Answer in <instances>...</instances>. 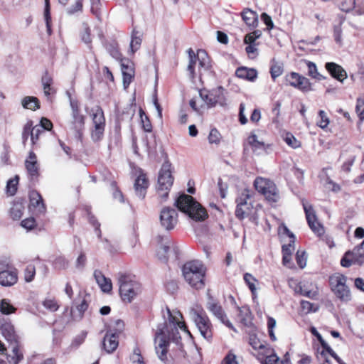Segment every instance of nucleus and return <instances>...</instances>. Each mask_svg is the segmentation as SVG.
Wrapping results in <instances>:
<instances>
[{"mask_svg": "<svg viewBox=\"0 0 364 364\" xmlns=\"http://www.w3.org/2000/svg\"><path fill=\"white\" fill-rule=\"evenodd\" d=\"M0 331L9 343V348L11 349V353L7 355L8 362L10 364H18L23 358V355L20 349L19 337L9 319L0 318Z\"/></svg>", "mask_w": 364, "mask_h": 364, "instance_id": "1", "label": "nucleus"}, {"mask_svg": "<svg viewBox=\"0 0 364 364\" xmlns=\"http://www.w3.org/2000/svg\"><path fill=\"white\" fill-rule=\"evenodd\" d=\"M206 269L198 260H192L185 263L182 272L185 280L192 287L200 289L204 287V279Z\"/></svg>", "mask_w": 364, "mask_h": 364, "instance_id": "2", "label": "nucleus"}, {"mask_svg": "<svg viewBox=\"0 0 364 364\" xmlns=\"http://www.w3.org/2000/svg\"><path fill=\"white\" fill-rule=\"evenodd\" d=\"M175 205L179 210L188 214L196 221H203L208 217L205 209L189 195L185 193L180 195L176 200Z\"/></svg>", "mask_w": 364, "mask_h": 364, "instance_id": "3", "label": "nucleus"}, {"mask_svg": "<svg viewBox=\"0 0 364 364\" xmlns=\"http://www.w3.org/2000/svg\"><path fill=\"white\" fill-rule=\"evenodd\" d=\"M173 181L174 177L171 164L169 161L166 160L159 171L156 186L157 195L162 202L166 201L168 198Z\"/></svg>", "mask_w": 364, "mask_h": 364, "instance_id": "4", "label": "nucleus"}, {"mask_svg": "<svg viewBox=\"0 0 364 364\" xmlns=\"http://www.w3.org/2000/svg\"><path fill=\"white\" fill-rule=\"evenodd\" d=\"M168 314V323H166L165 326L162 328L166 336V339L178 345L181 341V336L178 331V328L186 331V326L183 322L180 321L182 318V314L179 311H173V313L168 308H166Z\"/></svg>", "mask_w": 364, "mask_h": 364, "instance_id": "5", "label": "nucleus"}, {"mask_svg": "<svg viewBox=\"0 0 364 364\" xmlns=\"http://www.w3.org/2000/svg\"><path fill=\"white\" fill-rule=\"evenodd\" d=\"M118 285L121 299L125 303H131L141 292L140 283L129 275L120 274Z\"/></svg>", "mask_w": 364, "mask_h": 364, "instance_id": "6", "label": "nucleus"}, {"mask_svg": "<svg viewBox=\"0 0 364 364\" xmlns=\"http://www.w3.org/2000/svg\"><path fill=\"white\" fill-rule=\"evenodd\" d=\"M189 57V63L188 65V71L190 74V77L193 80L195 77L194 67L198 60V73L200 80L202 81L204 77L205 73L209 72L211 65L210 64L209 58L207 53L204 50H198L197 55L195 54L194 51L189 48L188 50Z\"/></svg>", "mask_w": 364, "mask_h": 364, "instance_id": "7", "label": "nucleus"}, {"mask_svg": "<svg viewBox=\"0 0 364 364\" xmlns=\"http://www.w3.org/2000/svg\"><path fill=\"white\" fill-rule=\"evenodd\" d=\"M199 97L200 100L205 104L200 105L202 108L205 106L210 108L218 105L223 107L228 105L227 100L224 95V90L222 87L211 91L206 90H200Z\"/></svg>", "mask_w": 364, "mask_h": 364, "instance_id": "8", "label": "nucleus"}, {"mask_svg": "<svg viewBox=\"0 0 364 364\" xmlns=\"http://www.w3.org/2000/svg\"><path fill=\"white\" fill-rule=\"evenodd\" d=\"M255 189L264 195L269 202H277L279 199V191L276 185L269 179L257 177L254 181Z\"/></svg>", "mask_w": 364, "mask_h": 364, "instance_id": "9", "label": "nucleus"}, {"mask_svg": "<svg viewBox=\"0 0 364 364\" xmlns=\"http://www.w3.org/2000/svg\"><path fill=\"white\" fill-rule=\"evenodd\" d=\"M191 315L201 336L210 341L213 337L212 324L208 317L195 309L191 310Z\"/></svg>", "mask_w": 364, "mask_h": 364, "instance_id": "10", "label": "nucleus"}, {"mask_svg": "<svg viewBox=\"0 0 364 364\" xmlns=\"http://www.w3.org/2000/svg\"><path fill=\"white\" fill-rule=\"evenodd\" d=\"M160 225L165 230L174 229L178 223V212L171 207L164 208L159 215Z\"/></svg>", "mask_w": 364, "mask_h": 364, "instance_id": "11", "label": "nucleus"}, {"mask_svg": "<svg viewBox=\"0 0 364 364\" xmlns=\"http://www.w3.org/2000/svg\"><path fill=\"white\" fill-rule=\"evenodd\" d=\"M165 242L159 241L161 246L157 251V257L159 259L166 263L170 259L177 260L178 258V249L176 247L171 246L172 242L167 238H164Z\"/></svg>", "mask_w": 364, "mask_h": 364, "instance_id": "12", "label": "nucleus"}, {"mask_svg": "<svg viewBox=\"0 0 364 364\" xmlns=\"http://www.w3.org/2000/svg\"><path fill=\"white\" fill-rule=\"evenodd\" d=\"M207 309L226 326L236 331L232 323L227 318L222 306L211 296H208Z\"/></svg>", "mask_w": 364, "mask_h": 364, "instance_id": "13", "label": "nucleus"}, {"mask_svg": "<svg viewBox=\"0 0 364 364\" xmlns=\"http://www.w3.org/2000/svg\"><path fill=\"white\" fill-rule=\"evenodd\" d=\"M155 348L159 358L166 363L167 361V352L169 343L164 329H158L155 336Z\"/></svg>", "mask_w": 364, "mask_h": 364, "instance_id": "14", "label": "nucleus"}, {"mask_svg": "<svg viewBox=\"0 0 364 364\" xmlns=\"http://www.w3.org/2000/svg\"><path fill=\"white\" fill-rule=\"evenodd\" d=\"M303 207L309 228L317 235H322L324 233L323 227L317 221L311 205L303 202Z\"/></svg>", "mask_w": 364, "mask_h": 364, "instance_id": "15", "label": "nucleus"}, {"mask_svg": "<svg viewBox=\"0 0 364 364\" xmlns=\"http://www.w3.org/2000/svg\"><path fill=\"white\" fill-rule=\"evenodd\" d=\"M93 128L91 132V137L94 141H100L104 135L105 127V115H93Z\"/></svg>", "mask_w": 364, "mask_h": 364, "instance_id": "16", "label": "nucleus"}, {"mask_svg": "<svg viewBox=\"0 0 364 364\" xmlns=\"http://www.w3.org/2000/svg\"><path fill=\"white\" fill-rule=\"evenodd\" d=\"M247 143L251 147L252 151L257 154H267L268 149L270 148V144L259 140L255 133H251L247 137Z\"/></svg>", "mask_w": 364, "mask_h": 364, "instance_id": "17", "label": "nucleus"}, {"mask_svg": "<svg viewBox=\"0 0 364 364\" xmlns=\"http://www.w3.org/2000/svg\"><path fill=\"white\" fill-rule=\"evenodd\" d=\"M287 80L290 85L297 87L302 91L310 90L311 83L309 79L296 73H291L287 77Z\"/></svg>", "mask_w": 364, "mask_h": 364, "instance_id": "18", "label": "nucleus"}, {"mask_svg": "<svg viewBox=\"0 0 364 364\" xmlns=\"http://www.w3.org/2000/svg\"><path fill=\"white\" fill-rule=\"evenodd\" d=\"M121 70L123 75V85L127 88L134 76V65L128 59H123L121 60Z\"/></svg>", "mask_w": 364, "mask_h": 364, "instance_id": "19", "label": "nucleus"}, {"mask_svg": "<svg viewBox=\"0 0 364 364\" xmlns=\"http://www.w3.org/2000/svg\"><path fill=\"white\" fill-rule=\"evenodd\" d=\"M148 186L149 181L146 178V174L141 173L134 182L135 193L139 198H144Z\"/></svg>", "mask_w": 364, "mask_h": 364, "instance_id": "20", "label": "nucleus"}, {"mask_svg": "<svg viewBox=\"0 0 364 364\" xmlns=\"http://www.w3.org/2000/svg\"><path fill=\"white\" fill-rule=\"evenodd\" d=\"M118 345L119 342L116 333H113L112 331H107L102 342L103 348L105 351L111 353L117 349Z\"/></svg>", "mask_w": 364, "mask_h": 364, "instance_id": "21", "label": "nucleus"}, {"mask_svg": "<svg viewBox=\"0 0 364 364\" xmlns=\"http://www.w3.org/2000/svg\"><path fill=\"white\" fill-rule=\"evenodd\" d=\"M25 166L28 173L31 177H37L38 176V164L36 154L31 151L25 161Z\"/></svg>", "mask_w": 364, "mask_h": 364, "instance_id": "22", "label": "nucleus"}, {"mask_svg": "<svg viewBox=\"0 0 364 364\" xmlns=\"http://www.w3.org/2000/svg\"><path fill=\"white\" fill-rule=\"evenodd\" d=\"M17 273L15 270H3L0 272V284L10 287L16 283Z\"/></svg>", "mask_w": 364, "mask_h": 364, "instance_id": "23", "label": "nucleus"}, {"mask_svg": "<svg viewBox=\"0 0 364 364\" xmlns=\"http://www.w3.org/2000/svg\"><path fill=\"white\" fill-rule=\"evenodd\" d=\"M329 284L332 291L339 299H341V274L335 273L329 277Z\"/></svg>", "mask_w": 364, "mask_h": 364, "instance_id": "24", "label": "nucleus"}, {"mask_svg": "<svg viewBox=\"0 0 364 364\" xmlns=\"http://www.w3.org/2000/svg\"><path fill=\"white\" fill-rule=\"evenodd\" d=\"M94 276L97 284L100 286L104 292H109L112 290V285L111 280L106 278L100 271H95Z\"/></svg>", "mask_w": 364, "mask_h": 364, "instance_id": "25", "label": "nucleus"}, {"mask_svg": "<svg viewBox=\"0 0 364 364\" xmlns=\"http://www.w3.org/2000/svg\"><path fill=\"white\" fill-rule=\"evenodd\" d=\"M235 75L240 78L254 81L257 78V73L255 69L241 67L236 70Z\"/></svg>", "mask_w": 364, "mask_h": 364, "instance_id": "26", "label": "nucleus"}, {"mask_svg": "<svg viewBox=\"0 0 364 364\" xmlns=\"http://www.w3.org/2000/svg\"><path fill=\"white\" fill-rule=\"evenodd\" d=\"M252 195L250 190L244 189L240 196L236 199L237 205L245 206L247 210H251L252 208V204L250 201Z\"/></svg>", "mask_w": 364, "mask_h": 364, "instance_id": "27", "label": "nucleus"}, {"mask_svg": "<svg viewBox=\"0 0 364 364\" xmlns=\"http://www.w3.org/2000/svg\"><path fill=\"white\" fill-rule=\"evenodd\" d=\"M41 83L43 88V93L45 96L47 98H49L50 96L55 92V90L51 87V85L53 83V78L47 71H46L45 74L43 75L41 78Z\"/></svg>", "mask_w": 364, "mask_h": 364, "instance_id": "28", "label": "nucleus"}, {"mask_svg": "<svg viewBox=\"0 0 364 364\" xmlns=\"http://www.w3.org/2000/svg\"><path fill=\"white\" fill-rule=\"evenodd\" d=\"M242 18L247 26L253 28L257 26V15L252 10L245 9L242 13Z\"/></svg>", "mask_w": 364, "mask_h": 364, "instance_id": "29", "label": "nucleus"}, {"mask_svg": "<svg viewBox=\"0 0 364 364\" xmlns=\"http://www.w3.org/2000/svg\"><path fill=\"white\" fill-rule=\"evenodd\" d=\"M360 259L355 249L353 252H347L343 257V267H348L355 263L360 264L362 262Z\"/></svg>", "mask_w": 364, "mask_h": 364, "instance_id": "30", "label": "nucleus"}, {"mask_svg": "<svg viewBox=\"0 0 364 364\" xmlns=\"http://www.w3.org/2000/svg\"><path fill=\"white\" fill-rule=\"evenodd\" d=\"M21 105L23 108L36 111L40 107V102L38 99L33 96H26L23 98Z\"/></svg>", "mask_w": 364, "mask_h": 364, "instance_id": "31", "label": "nucleus"}, {"mask_svg": "<svg viewBox=\"0 0 364 364\" xmlns=\"http://www.w3.org/2000/svg\"><path fill=\"white\" fill-rule=\"evenodd\" d=\"M30 201L31 205L36 208H38V211L40 213H45L46 205L43 203L41 196L38 192H31L30 195Z\"/></svg>", "mask_w": 364, "mask_h": 364, "instance_id": "32", "label": "nucleus"}, {"mask_svg": "<svg viewBox=\"0 0 364 364\" xmlns=\"http://www.w3.org/2000/svg\"><path fill=\"white\" fill-rule=\"evenodd\" d=\"M238 316L241 323L245 326H250L252 324V314L249 308L242 306L238 307Z\"/></svg>", "mask_w": 364, "mask_h": 364, "instance_id": "33", "label": "nucleus"}, {"mask_svg": "<svg viewBox=\"0 0 364 364\" xmlns=\"http://www.w3.org/2000/svg\"><path fill=\"white\" fill-rule=\"evenodd\" d=\"M88 304L85 300L77 306L75 309H71L70 314L73 320L78 321L83 317L85 311L87 309Z\"/></svg>", "mask_w": 364, "mask_h": 364, "instance_id": "34", "label": "nucleus"}, {"mask_svg": "<svg viewBox=\"0 0 364 364\" xmlns=\"http://www.w3.org/2000/svg\"><path fill=\"white\" fill-rule=\"evenodd\" d=\"M325 68L333 77L341 82V68L340 65L331 62L326 63Z\"/></svg>", "mask_w": 364, "mask_h": 364, "instance_id": "35", "label": "nucleus"}, {"mask_svg": "<svg viewBox=\"0 0 364 364\" xmlns=\"http://www.w3.org/2000/svg\"><path fill=\"white\" fill-rule=\"evenodd\" d=\"M272 351V350L269 348L264 350V364H284V361H281L275 353H271Z\"/></svg>", "mask_w": 364, "mask_h": 364, "instance_id": "36", "label": "nucleus"}, {"mask_svg": "<svg viewBox=\"0 0 364 364\" xmlns=\"http://www.w3.org/2000/svg\"><path fill=\"white\" fill-rule=\"evenodd\" d=\"M16 308L14 307L9 299H3L0 301V312L4 315H9L15 313Z\"/></svg>", "mask_w": 364, "mask_h": 364, "instance_id": "37", "label": "nucleus"}, {"mask_svg": "<svg viewBox=\"0 0 364 364\" xmlns=\"http://www.w3.org/2000/svg\"><path fill=\"white\" fill-rule=\"evenodd\" d=\"M306 65L308 68V74L310 77L318 80H322L326 79V77L323 76L317 71V68L314 63L307 61Z\"/></svg>", "mask_w": 364, "mask_h": 364, "instance_id": "38", "label": "nucleus"}, {"mask_svg": "<svg viewBox=\"0 0 364 364\" xmlns=\"http://www.w3.org/2000/svg\"><path fill=\"white\" fill-rule=\"evenodd\" d=\"M45 1V9H44V18L47 28V33L49 36L52 33V30L50 27V0H44Z\"/></svg>", "mask_w": 364, "mask_h": 364, "instance_id": "39", "label": "nucleus"}, {"mask_svg": "<svg viewBox=\"0 0 364 364\" xmlns=\"http://www.w3.org/2000/svg\"><path fill=\"white\" fill-rule=\"evenodd\" d=\"M282 137L287 144L293 149L299 148L301 145L300 141L297 140L295 136L289 132L284 134Z\"/></svg>", "mask_w": 364, "mask_h": 364, "instance_id": "40", "label": "nucleus"}, {"mask_svg": "<svg viewBox=\"0 0 364 364\" xmlns=\"http://www.w3.org/2000/svg\"><path fill=\"white\" fill-rule=\"evenodd\" d=\"M249 343L255 350H264L266 346L262 342L255 334H250L249 337Z\"/></svg>", "mask_w": 364, "mask_h": 364, "instance_id": "41", "label": "nucleus"}, {"mask_svg": "<svg viewBox=\"0 0 364 364\" xmlns=\"http://www.w3.org/2000/svg\"><path fill=\"white\" fill-rule=\"evenodd\" d=\"M138 33L139 32L135 29L132 31L130 48L133 53L139 48L140 45L141 43V38H140V36H137Z\"/></svg>", "mask_w": 364, "mask_h": 364, "instance_id": "42", "label": "nucleus"}, {"mask_svg": "<svg viewBox=\"0 0 364 364\" xmlns=\"http://www.w3.org/2000/svg\"><path fill=\"white\" fill-rule=\"evenodd\" d=\"M18 181L19 177L17 175L8 181L6 184V191L10 196H14L16 193Z\"/></svg>", "mask_w": 364, "mask_h": 364, "instance_id": "43", "label": "nucleus"}, {"mask_svg": "<svg viewBox=\"0 0 364 364\" xmlns=\"http://www.w3.org/2000/svg\"><path fill=\"white\" fill-rule=\"evenodd\" d=\"M33 134V122L28 121L27 123L24 125L23 132H22V141L23 144L25 145L26 141L28 140V137H32Z\"/></svg>", "mask_w": 364, "mask_h": 364, "instance_id": "44", "label": "nucleus"}, {"mask_svg": "<svg viewBox=\"0 0 364 364\" xmlns=\"http://www.w3.org/2000/svg\"><path fill=\"white\" fill-rule=\"evenodd\" d=\"M105 48L112 57L115 59H119L121 54L118 50L117 43L113 42L105 46Z\"/></svg>", "mask_w": 364, "mask_h": 364, "instance_id": "45", "label": "nucleus"}, {"mask_svg": "<svg viewBox=\"0 0 364 364\" xmlns=\"http://www.w3.org/2000/svg\"><path fill=\"white\" fill-rule=\"evenodd\" d=\"M307 256L305 251L298 250L296 254V261L301 269L306 265Z\"/></svg>", "mask_w": 364, "mask_h": 364, "instance_id": "46", "label": "nucleus"}, {"mask_svg": "<svg viewBox=\"0 0 364 364\" xmlns=\"http://www.w3.org/2000/svg\"><path fill=\"white\" fill-rule=\"evenodd\" d=\"M244 280L247 284L252 294H255L257 290L255 282H257V279L251 274L245 273L244 274Z\"/></svg>", "mask_w": 364, "mask_h": 364, "instance_id": "47", "label": "nucleus"}, {"mask_svg": "<svg viewBox=\"0 0 364 364\" xmlns=\"http://www.w3.org/2000/svg\"><path fill=\"white\" fill-rule=\"evenodd\" d=\"M130 359L133 364H145L141 351L138 347L134 348Z\"/></svg>", "mask_w": 364, "mask_h": 364, "instance_id": "48", "label": "nucleus"}, {"mask_svg": "<svg viewBox=\"0 0 364 364\" xmlns=\"http://www.w3.org/2000/svg\"><path fill=\"white\" fill-rule=\"evenodd\" d=\"M82 1L83 0H76L75 3L71 5L66 9V13L68 15H73L74 14L82 11Z\"/></svg>", "mask_w": 364, "mask_h": 364, "instance_id": "49", "label": "nucleus"}, {"mask_svg": "<svg viewBox=\"0 0 364 364\" xmlns=\"http://www.w3.org/2000/svg\"><path fill=\"white\" fill-rule=\"evenodd\" d=\"M11 217L14 220H18L22 216V206L21 204H14L10 209Z\"/></svg>", "mask_w": 364, "mask_h": 364, "instance_id": "50", "label": "nucleus"}, {"mask_svg": "<svg viewBox=\"0 0 364 364\" xmlns=\"http://www.w3.org/2000/svg\"><path fill=\"white\" fill-rule=\"evenodd\" d=\"M36 274V268L33 264H29L26 267L24 272L25 280L27 282H31L34 279Z\"/></svg>", "mask_w": 364, "mask_h": 364, "instance_id": "51", "label": "nucleus"}, {"mask_svg": "<svg viewBox=\"0 0 364 364\" xmlns=\"http://www.w3.org/2000/svg\"><path fill=\"white\" fill-rule=\"evenodd\" d=\"M275 326H276V320L272 317H268V319H267L268 333H269L270 339L272 341H275L277 340V338L274 333V328H275Z\"/></svg>", "mask_w": 364, "mask_h": 364, "instance_id": "52", "label": "nucleus"}, {"mask_svg": "<svg viewBox=\"0 0 364 364\" xmlns=\"http://www.w3.org/2000/svg\"><path fill=\"white\" fill-rule=\"evenodd\" d=\"M220 134L219 132L215 129H212L210 132L209 136H208V141L210 144H219L220 141Z\"/></svg>", "mask_w": 364, "mask_h": 364, "instance_id": "53", "label": "nucleus"}, {"mask_svg": "<svg viewBox=\"0 0 364 364\" xmlns=\"http://www.w3.org/2000/svg\"><path fill=\"white\" fill-rule=\"evenodd\" d=\"M295 240L296 239H290L289 244L282 245V255H287L291 256L292 252L294 250Z\"/></svg>", "mask_w": 364, "mask_h": 364, "instance_id": "54", "label": "nucleus"}, {"mask_svg": "<svg viewBox=\"0 0 364 364\" xmlns=\"http://www.w3.org/2000/svg\"><path fill=\"white\" fill-rule=\"evenodd\" d=\"M44 131L42 129V126H39L38 124L33 125V134L31 137V143L34 145L37 141L38 140L39 135L43 133Z\"/></svg>", "mask_w": 364, "mask_h": 364, "instance_id": "55", "label": "nucleus"}, {"mask_svg": "<svg viewBox=\"0 0 364 364\" xmlns=\"http://www.w3.org/2000/svg\"><path fill=\"white\" fill-rule=\"evenodd\" d=\"M301 307L306 314L316 312L318 310V306L315 307L312 303L307 301H301Z\"/></svg>", "mask_w": 364, "mask_h": 364, "instance_id": "56", "label": "nucleus"}, {"mask_svg": "<svg viewBox=\"0 0 364 364\" xmlns=\"http://www.w3.org/2000/svg\"><path fill=\"white\" fill-rule=\"evenodd\" d=\"M144 130L146 132L152 131V125L148 115H139Z\"/></svg>", "mask_w": 364, "mask_h": 364, "instance_id": "57", "label": "nucleus"}, {"mask_svg": "<svg viewBox=\"0 0 364 364\" xmlns=\"http://www.w3.org/2000/svg\"><path fill=\"white\" fill-rule=\"evenodd\" d=\"M251 210H247L245 206L237 205L235 210V216L240 219H244L247 215H249Z\"/></svg>", "mask_w": 364, "mask_h": 364, "instance_id": "58", "label": "nucleus"}, {"mask_svg": "<svg viewBox=\"0 0 364 364\" xmlns=\"http://www.w3.org/2000/svg\"><path fill=\"white\" fill-rule=\"evenodd\" d=\"M221 364H239L237 356L230 351L222 360Z\"/></svg>", "mask_w": 364, "mask_h": 364, "instance_id": "59", "label": "nucleus"}, {"mask_svg": "<svg viewBox=\"0 0 364 364\" xmlns=\"http://www.w3.org/2000/svg\"><path fill=\"white\" fill-rule=\"evenodd\" d=\"M53 264L55 268L62 269L68 266V262L65 257H58L55 259Z\"/></svg>", "mask_w": 364, "mask_h": 364, "instance_id": "60", "label": "nucleus"}, {"mask_svg": "<svg viewBox=\"0 0 364 364\" xmlns=\"http://www.w3.org/2000/svg\"><path fill=\"white\" fill-rule=\"evenodd\" d=\"M86 261L87 258L85 254L83 252H81L75 262L76 268L80 270H82L85 266Z\"/></svg>", "mask_w": 364, "mask_h": 364, "instance_id": "61", "label": "nucleus"}, {"mask_svg": "<svg viewBox=\"0 0 364 364\" xmlns=\"http://www.w3.org/2000/svg\"><path fill=\"white\" fill-rule=\"evenodd\" d=\"M283 73V68L280 65L274 64L270 68L272 77L275 80L276 77L280 76Z\"/></svg>", "mask_w": 364, "mask_h": 364, "instance_id": "62", "label": "nucleus"}, {"mask_svg": "<svg viewBox=\"0 0 364 364\" xmlns=\"http://www.w3.org/2000/svg\"><path fill=\"white\" fill-rule=\"evenodd\" d=\"M87 336V332L82 331L80 335L77 336L72 342V346L77 347L81 345Z\"/></svg>", "mask_w": 364, "mask_h": 364, "instance_id": "63", "label": "nucleus"}, {"mask_svg": "<svg viewBox=\"0 0 364 364\" xmlns=\"http://www.w3.org/2000/svg\"><path fill=\"white\" fill-rule=\"evenodd\" d=\"M352 11L355 15H364V3L358 2L355 4V6L353 7Z\"/></svg>", "mask_w": 364, "mask_h": 364, "instance_id": "64", "label": "nucleus"}]
</instances>
